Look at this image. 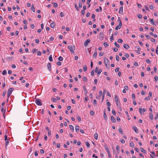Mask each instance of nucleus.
I'll return each instance as SVG.
<instances>
[{
  "label": "nucleus",
  "instance_id": "9",
  "mask_svg": "<svg viewBox=\"0 0 158 158\" xmlns=\"http://www.w3.org/2000/svg\"><path fill=\"white\" fill-rule=\"evenodd\" d=\"M51 63H48L47 65V67L48 70H49L50 71L51 70Z\"/></svg>",
  "mask_w": 158,
  "mask_h": 158
},
{
  "label": "nucleus",
  "instance_id": "26",
  "mask_svg": "<svg viewBox=\"0 0 158 158\" xmlns=\"http://www.w3.org/2000/svg\"><path fill=\"white\" fill-rule=\"evenodd\" d=\"M69 127L70 129L72 130L73 131H74V128H73V126L72 125H69Z\"/></svg>",
  "mask_w": 158,
  "mask_h": 158
},
{
  "label": "nucleus",
  "instance_id": "36",
  "mask_svg": "<svg viewBox=\"0 0 158 158\" xmlns=\"http://www.w3.org/2000/svg\"><path fill=\"white\" fill-rule=\"evenodd\" d=\"M117 42L118 43H122L123 42V40L122 39H119L118 40Z\"/></svg>",
  "mask_w": 158,
  "mask_h": 158
},
{
  "label": "nucleus",
  "instance_id": "55",
  "mask_svg": "<svg viewBox=\"0 0 158 158\" xmlns=\"http://www.w3.org/2000/svg\"><path fill=\"white\" fill-rule=\"evenodd\" d=\"M91 74L92 76H94V70L93 69L91 72Z\"/></svg>",
  "mask_w": 158,
  "mask_h": 158
},
{
  "label": "nucleus",
  "instance_id": "39",
  "mask_svg": "<svg viewBox=\"0 0 158 158\" xmlns=\"http://www.w3.org/2000/svg\"><path fill=\"white\" fill-rule=\"evenodd\" d=\"M87 69V68L86 67V65H85L83 67V70L84 71H86Z\"/></svg>",
  "mask_w": 158,
  "mask_h": 158
},
{
  "label": "nucleus",
  "instance_id": "48",
  "mask_svg": "<svg viewBox=\"0 0 158 158\" xmlns=\"http://www.w3.org/2000/svg\"><path fill=\"white\" fill-rule=\"evenodd\" d=\"M146 62L148 64H150L151 62V61L149 59H147L146 60Z\"/></svg>",
  "mask_w": 158,
  "mask_h": 158
},
{
  "label": "nucleus",
  "instance_id": "51",
  "mask_svg": "<svg viewBox=\"0 0 158 158\" xmlns=\"http://www.w3.org/2000/svg\"><path fill=\"white\" fill-rule=\"evenodd\" d=\"M145 100H149L150 99V97L149 96H148L146 97L145 99Z\"/></svg>",
  "mask_w": 158,
  "mask_h": 158
},
{
  "label": "nucleus",
  "instance_id": "57",
  "mask_svg": "<svg viewBox=\"0 0 158 158\" xmlns=\"http://www.w3.org/2000/svg\"><path fill=\"white\" fill-rule=\"evenodd\" d=\"M149 6L150 8L152 10L153 9V6L151 4V5H149Z\"/></svg>",
  "mask_w": 158,
  "mask_h": 158
},
{
  "label": "nucleus",
  "instance_id": "56",
  "mask_svg": "<svg viewBox=\"0 0 158 158\" xmlns=\"http://www.w3.org/2000/svg\"><path fill=\"white\" fill-rule=\"evenodd\" d=\"M154 72L156 73L157 71V68L155 66L154 67Z\"/></svg>",
  "mask_w": 158,
  "mask_h": 158
},
{
  "label": "nucleus",
  "instance_id": "17",
  "mask_svg": "<svg viewBox=\"0 0 158 158\" xmlns=\"http://www.w3.org/2000/svg\"><path fill=\"white\" fill-rule=\"evenodd\" d=\"M123 47L126 49H128L130 48L129 46L127 44H124L123 45Z\"/></svg>",
  "mask_w": 158,
  "mask_h": 158
},
{
  "label": "nucleus",
  "instance_id": "5",
  "mask_svg": "<svg viewBox=\"0 0 158 158\" xmlns=\"http://www.w3.org/2000/svg\"><path fill=\"white\" fill-rule=\"evenodd\" d=\"M104 60L106 67V65H107V64L109 65L110 63L109 61L106 57H104Z\"/></svg>",
  "mask_w": 158,
  "mask_h": 158
},
{
  "label": "nucleus",
  "instance_id": "22",
  "mask_svg": "<svg viewBox=\"0 0 158 158\" xmlns=\"http://www.w3.org/2000/svg\"><path fill=\"white\" fill-rule=\"evenodd\" d=\"M140 150L141 151V152H143V153H146V152L145 150L143 148H140Z\"/></svg>",
  "mask_w": 158,
  "mask_h": 158
},
{
  "label": "nucleus",
  "instance_id": "7",
  "mask_svg": "<svg viewBox=\"0 0 158 158\" xmlns=\"http://www.w3.org/2000/svg\"><path fill=\"white\" fill-rule=\"evenodd\" d=\"M90 39H87L84 42V45L85 46H86L88 45L89 43H90Z\"/></svg>",
  "mask_w": 158,
  "mask_h": 158
},
{
  "label": "nucleus",
  "instance_id": "2",
  "mask_svg": "<svg viewBox=\"0 0 158 158\" xmlns=\"http://www.w3.org/2000/svg\"><path fill=\"white\" fill-rule=\"evenodd\" d=\"M68 48L70 50L72 54H74V50L75 49V47L74 45L68 46Z\"/></svg>",
  "mask_w": 158,
  "mask_h": 158
},
{
  "label": "nucleus",
  "instance_id": "49",
  "mask_svg": "<svg viewBox=\"0 0 158 158\" xmlns=\"http://www.w3.org/2000/svg\"><path fill=\"white\" fill-rule=\"evenodd\" d=\"M86 144L87 147L89 148V147L90 144H89V143L88 142H86Z\"/></svg>",
  "mask_w": 158,
  "mask_h": 158
},
{
  "label": "nucleus",
  "instance_id": "40",
  "mask_svg": "<svg viewBox=\"0 0 158 158\" xmlns=\"http://www.w3.org/2000/svg\"><path fill=\"white\" fill-rule=\"evenodd\" d=\"M63 60V58L61 56H60L58 58V60H59V61H62Z\"/></svg>",
  "mask_w": 158,
  "mask_h": 158
},
{
  "label": "nucleus",
  "instance_id": "20",
  "mask_svg": "<svg viewBox=\"0 0 158 158\" xmlns=\"http://www.w3.org/2000/svg\"><path fill=\"white\" fill-rule=\"evenodd\" d=\"M118 131L119 133L122 135L123 134V131L121 128H119L118 129Z\"/></svg>",
  "mask_w": 158,
  "mask_h": 158
},
{
  "label": "nucleus",
  "instance_id": "53",
  "mask_svg": "<svg viewBox=\"0 0 158 158\" xmlns=\"http://www.w3.org/2000/svg\"><path fill=\"white\" fill-rule=\"evenodd\" d=\"M124 89H125L126 90H128L129 89L128 87L127 86H125L124 87Z\"/></svg>",
  "mask_w": 158,
  "mask_h": 158
},
{
  "label": "nucleus",
  "instance_id": "13",
  "mask_svg": "<svg viewBox=\"0 0 158 158\" xmlns=\"http://www.w3.org/2000/svg\"><path fill=\"white\" fill-rule=\"evenodd\" d=\"M106 90L105 89L103 90V92L102 102L103 101V100L104 98L105 95L106 94Z\"/></svg>",
  "mask_w": 158,
  "mask_h": 158
},
{
  "label": "nucleus",
  "instance_id": "32",
  "mask_svg": "<svg viewBox=\"0 0 158 158\" xmlns=\"http://www.w3.org/2000/svg\"><path fill=\"white\" fill-rule=\"evenodd\" d=\"M114 44L117 48H119L120 47V46L119 44H118L116 42L114 43Z\"/></svg>",
  "mask_w": 158,
  "mask_h": 158
},
{
  "label": "nucleus",
  "instance_id": "61",
  "mask_svg": "<svg viewBox=\"0 0 158 158\" xmlns=\"http://www.w3.org/2000/svg\"><path fill=\"white\" fill-rule=\"evenodd\" d=\"M112 112L113 114L114 115H116L115 111L114 110H112Z\"/></svg>",
  "mask_w": 158,
  "mask_h": 158
},
{
  "label": "nucleus",
  "instance_id": "8",
  "mask_svg": "<svg viewBox=\"0 0 158 158\" xmlns=\"http://www.w3.org/2000/svg\"><path fill=\"white\" fill-rule=\"evenodd\" d=\"M135 48L138 49L137 50L135 51V52L138 54H140L139 51L141 50V48L138 46L136 47Z\"/></svg>",
  "mask_w": 158,
  "mask_h": 158
},
{
  "label": "nucleus",
  "instance_id": "28",
  "mask_svg": "<svg viewBox=\"0 0 158 158\" xmlns=\"http://www.w3.org/2000/svg\"><path fill=\"white\" fill-rule=\"evenodd\" d=\"M116 148L117 150V152H119V146L118 145H116Z\"/></svg>",
  "mask_w": 158,
  "mask_h": 158
},
{
  "label": "nucleus",
  "instance_id": "12",
  "mask_svg": "<svg viewBox=\"0 0 158 158\" xmlns=\"http://www.w3.org/2000/svg\"><path fill=\"white\" fill-rule=\"evenodd\" d=\"M139 110L140 113V114H142V110H143V111L145 112L146 111V109L145 108H144L143 109H142L141 108H139Z\"/></svg>",
  "mask_w": 158,
  "mask_h": 158
},
{
  "label": "nucleus",
  "instance_id": "52",
  "mask_svg": "<svg viewBox=\"0 0 158 158\" xmlns=\"http://www.w3.org/2000/svg\"><path fill=\"white\" fill-rule=\"evenodd\" d=\"M113 39H114L113 35L112 34L110 37V40L111 41H112L113 40Z\"/></svg>",
  "mask_w": 158,
  "mask_h": 158
},
{
  "label": "nucleus",
  "instance_id": "42",
  "mask_svg": "<svg viewBox=\"0 0 158 158\" xmlns=\"http://www.w3.org/2000/svg\"><path fill=\"white\" fill-rule=\"evenodd\" d=\"M144 7H145V9L147 10H148V11L149 10V9L148 7V6L146 5H145L144 6Z\"/></svg>",
  "mask_w": 158,
  "mask_h": 158
},
{
  "label": "nucleus",
  "instance_id": "59",
  "mask_svg": "<svg viewBox=\"0 0 158 158\" xmlns=\"http://www.w3.org/2000/svg\"><path fill=\"white\" fill-rule=\"evenodd\" d=\"M121 28V27H119V26L118 25L115 28V30H117L118 29H120Z\"/></svg>",
  "mask_w": 158,
  "mask_h": 158
},
{
  "label": "nucleus",
  "instance_id": "46",
  "mask_svg": "<svg viewBox=\"0 0 158 158\" xmlns=\"http://www.w3.org/2000/svg\"><path fill=\"white\" fill-rule=\"evenodd\" d=\"M82 7V4L81 2L79 3V7L80 8H81Z\"/></svg>",
  "mask_w": 158,
  "mask_h": 158
},
{
  "label": "nucleus",
  "instance_id": "64",
  "mask_svg": "<svg viewBox=\"0 0 158 158\" xmlns=\"http://www.w3.org/2000/svg\"><path fill=\"white\" fill-rule=\"evenodd\" d=\"M156 52L157 54H158V45L156 48Z\"/></svg>",
  "mask_w": 158,
  "mask_h": 158
},
{
  "label": "nucleus",
  "instance_id": "58",
  "mask_svg": "<svg viewBox=\"0 0 158 158\" xmlns=\"http://www.w3.org/2000/svg\"><path fill=\"white\" fill-rule=\"evenodd\" d=\"M119 68H118V67L117 68L115 69V71L116 72H118L119 71Z\"/></svg>",
  "mask_w": 158,
  "mask_h": 158
},
{
  "label": "nucleus",
  "instance_id": "25",
  "mask_svg": "<svg viewBox=\"0 0 158 158\" xmlns=\"http://www.w3.org/2000/svg\"><path fill=\"white\" fill-rule=\"evenodd\" d=\"M49 60L50 62H52L53 61V59H52V55H50L49 57Z\"/></svg>",
  "mask_w": 158,
  "mask_h": 158
},
{
  "label": "nucleus",
  "instance_id": "6",
  "mask_svg": "<svg viewBox=\"0 0 158 158\" xmlns=\"http://www.w3.org/2000/svg\"><path fill=\"white\" fill-rule=\"evenodd\" d=\"M104 35L103 32H102L100 33L99 35V38L101 40H102L103 39Z\"/></svg>",
  "mask_w": 158,
  "mask_h": 158
},
{
  "label": "nucleus",
  "instance_id": "11",
  "mask_svg": "<svg viewBox=\"0 0 158 158\" xmlns=\"http://www.w3.org/2000/svg\"><path fill=\"white\" fill-rule=\"evenodd\" d=\"M111 121L113 123H115L116 122L115 118L113 116H111Z\"/></svg>",
  "mask_w": 158,
  "mask_h": 158
},
{
  "label": "nucleus",
  "instance_id": "30",
  "mask_svg": "<svg viewBox=\"0 0 158 158\" xmlns=\"http://www.w3.org/2000/svg\"><path fill=\"white\" fill-rule=\"evenodd\" d=\"M130 146L131 147L133 148L134 146V144L133 143L131 142L130 143Z\"/></svg>",
  "mask_w": 158,
  "mask_h": 158
},
{
  "label": "nucleus",
  "instance_id": "37",
  "mask_svg": "<svg viewBox=\"0 0 158 158\" xmlns=\"http://www.w3.org/2000/svg\"><path fill=\"white\" fill-rule=\"evenodd\" d=\"M137 17L138 18H139V19H141L142 18V15L140 14H138L137 15Z\"/></svg>",
  "mask_w": 158,
  "mask_h": 158
},
{
  "label": "nucleus",
  "instance_id": "35",
  "mask_svg": "<svg viewBox=\"0 0 158 158\" xmlns=\"http://www.w3.org/2000/svg\"><path fill=\"white\" fill-rule=\"evenodd\" d=\"M102 70L101 69H99L98 71L97 72V73L98 74H99L101 73L102 72Z\"/></svg>",
  "mask_w": 158,
  "mask_h": 158
},
{
  "label": "nucleus",
  "instance_id": "27",
  "mask_svg": "<svg viewBox=\"0 0 158 158\" xmlns=\"http://www.w3.org/2000/svg\"><path fill=\"white\" fill-rule=\"evenodd\" d=\"M103 45L105 47H108V46H109V44H108V43L107 42H104V43H103Z\"/></svg>",
  "mask_w": 158,
  "mask_h": 158
},
{
  "label": "nucleus",
  "instance_id": "44",
  "mask_svg": "<svg viewBox=\"0 0 158 158\" xmlns=\"http://www.w3.org/2000/svg\"><path fill=\"white\" fill-rule=\"evenodd\" d=\"M83 80L84 81L86 82L87 81V79L85 77H83Z\"/></svg>",
  "mask_w": 158,
  "mask_h": 158
},
{
  "label": "nucleus",
  "instance_id": "41",
  "mask_svg": "<svg viewBox=\"0 0 158 158\" xmlns=\"http://www.w3.org/2000/svg\"><path fill=\"white\" fill-rule=\"evenodd\" d=\"M52 101L54 102H56V99L54 98H52Z\"/></svg>",
  "mask_w": 158,
  "mask_h": 158
},
{
  "label": "nucleus",
  "instance_id": "15",
  "mask_svg": "<svg viewBox=\"0 0 158 158\" xmlns=\"http://www.w3.org/2000/svg\"><path fill=\"white\" fill-rule=\"evenodd\" d=\"M123 7L121 6L120 8V10L119 11V13L120 14H123Z\"/></svg>",
  "mask_w": 158,
  "mask_h": 158
},
{
  "label": "nucleus",
  "instance_id": "34",
  "mask_svg": "<svg viewBox=\"0 0 158 158\" xmlns=\"http://www.w3.org/2000/svg\"><path fill=\"white\" fill-rule=\"evenodd\" d=\"M75 7L76 9L77 10V11H78L79 10V9H78V7L77 5V4L76 3L75 4Z\"/></svg>",
  "mask_w": 158,
  "mask_h": 158
},
{
  "label": "nucleus",
  "instance_id": "47",
  "mask_svg": "<svg viewBox=\"0 0 158 158\" xmlns=\"http://www.w3.org/2000/svg\"><path fill=\"white\" fill-rule=\"evenodd\" d=\"M102 92L101 90H100V91H99V96H98V97H101L102 96Z\"/></svg>",
  "mask_w": 158,
  "mask_h": 158
},
{
  "label": "nucleus",
  "instance_id": "19",
  "mask_svg": "<svg viewBox=\"0 0 158 158\" xmlns=\"http://www.w3.org/2000/svg\"><path fill=\"white\" fill-rule=\"evenodd\" d=\"M83 89H84V90L85 92V94L86 95L87 94L88 92H87V90H86V87L85 86L83 87Z\"/></svg>",
  "mask_w": 158,
  "mask_h": 158
},
{
  "label": "nucleus",
  "instance_id": "21",
  "mask_svg": "<svg viewBox=\"0 0 158 158\" xmlns=\"http://www.w3.org/2000/svg\"><path fill=\"white\" fill-rule=\"evenodd\" d=\"M94 139H97L98 138V135L97 133H95L94 135Z\"/></svg>",
  "mask_w": 158,
  "mask_h": 158
},
{
  "label": "nucleus",
  "instance_id": "24",
  "mask_svg": "<svg viewBox=\"0 0 158 158\" xmlns=\"http://www.w3.org/2000/svg\"><path fill=\"white\" fill-rule=\"evenodd\" d=\"M13 58L12 57H9L6 58V59L7 61H9L10 60H12Z\"/></svg>",
  "mask_w": 158,
  "mask_h": 158
},
{
  "label": "nucleus",
  "instance_id": "62",
  "mask_svg": "<svg viewBox=\"0 0 158 158\" xmlns=\"http://www.w3.org/2000/svg\"><path fill=\"white\" fill-rule=\"evenodd\" d=\"M41 54V52L40 51H38L37 52V55L38 56H40Z\"/></svg>",
  "mask_w": 158,
  "mask_h": 158
},
{
  "label": "nucleus",
  "instance_id": "14",
  "mask_svg": "<svg viewBox=\"0 0 158 158\" xmlns=\"http://www.w3.org/2000/svg\"><path fill=\"white\" fill-rule=\"evenodd\" d=\"M55 26V22L54 21H53L51 24H50V27L52 28H53Z\"/></svg>",
  "mask_w": 158,
  "mask_h": 158
},
{
  "label": "nucleus",
  "instance_id": "31",
  "mask_svg": "<svg viewBox=\"0 0 158 158\" xmlns=\"http://www.w3.org/2000/svg\"><path fill=\"white\" fill-rule=\"evenodd\" d=\"M31 10L33 12H35V9L34 6H33V5H32L31 6Z\"/></svg>",
  "mask_w": 158,
  "mask_h": 158
},
{
  "label": "nucleus",
  "instance_id": "50",
  "mask_svg": "<svg viewBox=\"0 0 158 158\" xmlns=\"http://www.w3.org/2000/svg\"><path fill=\"white\" fill-rule=\"evenodd\" d=\"M116 59L118 61L119 60V57L117 55L116 56Z\"/></svg>",
  "mask_w": 158,
  "mask_h": 158
},
{
  "label": "nucleus",
  "instance_id": "45",
  "mask_svg": "<svg viewBox=\"0 0 158 158\" xmlns=\"http://www.w3.org/2000/svg\"><path fill=\"white\" fill-rule=\"evenodd\" d=\"M94 112L93 111H90V114L91 115H92V116L94 115Z\"/></svg>",
  "mask_w": 158,
  "mask_h": 158
},
{
  "label": "nucleus",
  "instance_id": "29",
  "mask_svg": "<svg viewBox=\"0 0 158 158\" xmlns=\"http://www.w3.org/2000/svg\"><path fill=\"white\" fill-rule=\"evenodd\" d=\"M149 117L151 120H152L153 119V116L151 113H150Z\"/></svg>",
  "mask_w": 158,
  "mask_h": 158
},
{
  "label": "nucleus",
  "instance_id": "60",
  "mask_svg": "<svg viewBox=\"0 0 158 158\" xmlns=\"http://www.w3.org/2000/svg\"><path fill=\"white\" fill-rule=\"evenodd\" d=\"M37 50H38L37 49H33V50L32 51V52L33 53H34L35 52H36V51H37Z\"/></svg>",
  "mask_w": 158,
  "mask_h": 158
},
{
  "label": "nucleus",
  "instance_id": "33",
  "mask_svg": "<svg viewBox=\"0 0 158 158\" xmlns=\"http://www.w3.org/2000/svg\"><path fill=\"white\" fill-rule=\"evenodd\" d=\"M6 73H7L6 71L5 70H4L3 71V72H2V74L3 75H6Z\"/></svg>",
  "mask_w": 158,
  "mask_h": 158
},
{
  "label": "nucleus",
  "instance_id": "38",
  "mask_svg": "<svg viewBox=\"0 0 158 158\" xmlns=\"http://www.w3.org/2000/svg\"><path fill=\"white\" fill-rule=\"evenodd\" d=\"M104 52H101L99 54V56H102L104 55Z\"/></svg>",
  "mask_w": 158,
  "mask_h": 158
},
{
  "label": "nucleus",
  "instance_id": "16",
  "mask_svg": "<svg viewBox=\"0 0 158 158\" xmlns=\"http://www.w3.org/2000/svg\"><path fill=\"white\" fill-rule=\"evenodd\" d=\"M106 110H105V109L104 110V115H103V117L106 120L107 119V115L106 114Z\"/></svg>",
  "mask_w": 158,
  "mask_h": 158
},
{
  "label": "nucleus",
  "instance_id": "4",
  "mask_svg": "<svg viewBox=\"0 0 158 158\" xmlns=\"http://www.w3.org/2000/svg\"><path fill=\"white\" fill-rule=\"evenodd\" d=\"M14 89L13 88H10L8 89L7 91V96L8 98L11 95L12 91Z\"/></svg>",
  "mask_w": 158,
  "mask_h": 158
},
{
  "label": "nucleus",
  "instance_id": "23",
  "mask_svg": "<svg viewBox=\"0 0 158 158\" xmlns=\"http://www.w3.org/2000/svg\"><path fill=\"white\" fill-rule=\"evenodd\" d=\"M97 56V52L96 50L94 51V54L93 55V57L96 58Z\"/></svg>",
  "mask_w": 158,
  "mask_h": 158
},
{
  "label": "nucleus",
  "instance_id": "43",
  "mask_svg": "<svg viewBox=\"0 0 158 158\" xmlns=\"http://www.w3.org/2000/svg\"><path fill=\"white\" fill-rule=\"evenodd\" d=\"M154 79L155 81H157L158 80V77L157 76H155L154 77Z\"/></svg>",
  "mask_w": 158,
  "mask_h": 158
},
{
  "label": "nucleus",
  "instance_id": "18",
  "mask_svg": "<svg viewBox=\"0 0 158 158\" xmlns=\"http://www.w3.org/2000/svg\"><path fill=\"white\" fill-rule=\"evenodd\" d=\"M79 130V127L78 126H75V131L77 132H78Z\"/></svg>",
  "mask_w": 158,
  "mask_h": 158
},
{
  "label": "nucleus",
  "instance_id": "63",
  "mask_svg": "<svg viewBox=\"0 0 158 158\" xmlns=\"http://www.w3.org/2000/svg\"><path fill=\"white\" fill-rule=\"evenodd\" d=\"M77 120L79 122H81V118L79 116L77 117Z\"/></svg>",
  "mask_w": 158,
  "mask_h": 158
},
{
  "label": "nucleus",
  "instance_id": "3",
  "mask_svg": "<svg viewBox=\"0 0 158 158\" xmlns=\"http://www.w3.org/2000/svg\"><path fill=\"white\" fill-rule=\"evenodd\" d=\"M36 96H35V103L38 106H41L42 105V103L41 102V100L38 98H36Z\"/></svg>",
  "mask_w": 158,
  "mask_h": 158
},
{
  "label": "nucleus",
  "instance_id": "10",
  "mask_svg": "<svg viewBox=\"0 0 158 158\" xmlns=\"http://www.w3.org/2000/svg\"><path fill=\"white\" fill-rule=\"evenodd\" d=\"M133 129L134 130V131L136 133H138V130L135 126H133Z\"/></svg>",
  "mask_w": 158,
  "mask_h": 158
},
{
  "label": "nucleus",
  "instance_id": "54",
  "mask_svg": "<svg viewBox=\"0 0 158 158\" xmlns=\"http://www.w3.org/2000/svg\"><path fill=\"white\" fill-rule=\"evenodd\" d=\"M6 91H4L2 93V96L4 97L5 96V95H6Z\"/></svg>",
  "mask_w": 158,
  "mask_h": 158
},
{
  "label": "nucleus",
  "instance_id": "1",
  "mask_svg": "<svg viewBox=\"0 0 158 158\" xmlns=\"http://www.w3.org/2000/svg\"><path fill=\"white\" fill-rule=\"evenodd\" d=\"M114 99L116 105L118 107H119L120 106V103L119 101V98L117 95H115L114 96Z\"/></svg>",
  "mask_w": 158,
  "mask_h": 158
}]
</instances>
